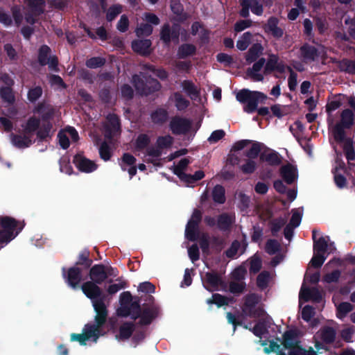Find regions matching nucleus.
Wrapping results in <instances>:
<instances>
[{"label":"nucleus","instance_id":"dca6fc26","mask_svg":"<svg viewBox=\"0 0 355 355\" xmlns=\"http://www.w3.org/2000/svg\"><path fill=\"white\" fill-rule=\"evenodd\" d=\"M73 163L80 171L87 173L96 171L98 167L94 162L87 159L80 153L74 155Z\"/></svg>","mask_w":355,"mask_h":355},{"label":"nucleus","instance_id":"864d4df0","mask_svg":"<svg viewBox=\"0 0 355 355\" xmlns=\"http://www.w3.org/2000/svg\"><path fill=\"white\" fill-rule=\"evenodd\" d=\"M207 304H216L218 307L228 304L227 298L220 294L214 293L211 298L207 300Z\"/></svg>","mask_w":355,"mask_h":355},{"label":"nucleus","instance_id":"393cba45","mask_svg":"<svg viewBox=\"0 0 355 355\" xmlns=\"http://www.w3.org/2000/svg\"><path fill=\"white\" fill-rule=\"evenodd\" d=\"M150 119L153 124L162 126L168 120V112L163 107H157L150 114Z\"/></svg>","mask_w":355,"mask_h":355},{"label":"nucleus","instance_id":"bf43d9fd","mask_svg":"<svg viewBox=\"0 0 355 355\" xmlns=\"http://www.w3.org/2000/svg\"><path fill=\"white\" fill-rule=\"evenodd\" d=\"M262 267V261L261 258L257 255H254L250 263V273L256 274L261 270Z\"/></svg>","mask_w":355,"mask_h":355},{"label":"nucleus","instance_id":"680f3d73","mask_svg":"<svg viewBox=\"0 0 355 355\" xmlns=\"http://www.w3.org/2000/svg\"><path fill=\"white\" fill-rule=\"evenodd\" d=\"M42 95V89L40 86H36L31 88L28 92V99L31 102L34 103L39 99Z\"/></svg>","mask_w":355,"mask_h":355},{"label":"nucleus","instance_id":"72a5a7b5","mask_svg":"<svg viewBox=\"0 0 355 355\" xmlns=\"http://www.w3.org/2000/svg\"><path fill=\"white\" fill-rule=\"evenodd\" d=\"M25 3L35 15H40L44 12V0H25Z\"/></svg>","mask_w":355,"mask_h":355},{"label":"nucleus","instance_id":"473e14b6","mask_svg":"<svg viewBox=\"0 0 355 355\" xmlns=\"http://www.w3.org/2000/svg\"><path fill=\"white\" fill-rule=\"evenodd\" d=\"M263 46L261 44H254L248 50L245 55V60L248 63L255 62L259 55L262 53Z\"/></svg>","mask_w":355,"mask_h":355},{"label":"nucleus","instance_id":"4468645a","mask_svg":"<svg viewBox=\"0 0 355 355\" xmlns=\"http://www.w3.org/2000/svg\"><path fill=\"white\" fill-rule=\"evenodd\" d=\"M62 273L65 282L73 289L77 288L83 280V272L77 267L71 266L67 271L63 268Z\"/></svg>","mask_w":355,"mask_h":355},{"label":"nucleus","instance_id":"9d476101","mask_svg":"<svg viewBox=\"0 0 355 355\" xmlns=\"http://www.w3.org/2000/svg\"><path fill=\"white\" fill-rule=\"evenodd\" d=\"M51 49L46 45H42L38 49L37 61L40 66L46 64L51 70L58 71V58L56 55H51Z\"/></svg>","mask_w":355,"mask_h":355},{"label":"nucleus","instance_id":"4be33fe9","mask_svg":"<svg viewBox=\"0 0 355 355\" xmlns=\"http://www.w3.org/2000/svg\"><path fill=\"white\" fill-rule=\"evenodd\" d=\"M92 263L93 261L90 258V252L87 249H84L80 252L77 261L73 266L77 267L80 271L84 272L88 270H89Z\"/></svg>","mask_w":355,"mask_h":355},{"label":"nucleus","instance_id":"c9c22d12","mask_svg":"<svg viewBox=\"0 0 355 355\" xmlns=\"http://www.w3.org/2000/svg\"><path fill=\"white\" fill-rule=\"evenodd\" d=\"M211 196L214 202L217 204H223L226 200L225 188L220 184H216L212 189Z\"/></svg>","mask_w":355,"mask_h":355},{"label":"nucleus","instance_id":"9b49d317","mask_svg":"<svg viewBox=\"0 0 355 355\" xmlns=\"http://www.w3.org/2000/svg\"><path fill=\"white\" fill-rule=\"evenodd\" d=\"M241 9L239 10V15L243 18L250 16V9L252 12L257 16L262 15L263 12V5L259 0H239Z\"/></svg>","mask_w":355,"mask_h":355},{"label":"nucleus","instance_id":"4c0bfd02","mask_svg":"<svg viewBox=\"0 0 355 355\" xmlns=\"http://www.w3.org/2000/svg\"><path fill=\"white\" fill-rule=\"evenodd\" d=\"M150 143V137L145 133L139 134L135 142V148L137 151H141L146 149Z\"/></svg>","mask_w":355,"mask_h":355},{"label":"nucleus","instance_id":"4d7b16f0","mask_svg":"<svg viewBox=\"0 0 355 355\" xmlns=\"http://www.w3.org/2000/svg\"><path fill=\"white\" fill-rule=\"evenodd\" d=\"M130 309V311L132 313V319L136 320L141 316V307L140 305V300H137L133 301L131 304L128 305Z\"/></svg>","mask_w":355,"mask_h":355},{"label":"nucleus","instance_id":"6e6d98bb","mask_svg":"<svg viewBox=\"0 0 355 355\" xmlns=\"http://www.w3.org/2000/svg\"><path fill=\"white\" fill-rule=\"evenodd\" d=\"M153 31L152 25L146 23L141 24L139 27L137 28L135 32L138 37L149 36L152 34Z\"/></svg>","mask_w":355,"mask_h":355},{"label":"nucleus","instance_id":"20e7f679","mask_svg":"<svg viewBox=\"0 0 355 355\" xmlns=\"http://www.w3.org/2000/svg\"><path fill=\"white\" fill-rule=\"evenodd\" d=\"M25 223L10 216H0V248L13 240L23 230Z\"/></svg>","mask_w":355,"mask_h":355},{"label":"nucleus","instance_id":"ddd939ff","mask_svg":"<svg viewBox=\"0 0 355 355\" xmlns=\"http://www.w3.org/2000/svg\"><path fill=\"white\" fill-rule=\"evenodd\" d=\"M169 128L175 135H184L191 130V121L188 119L176 116L171 119Z\"/></svg>","mask_w":355,"mask_h":355},{"label":"nucleus","instance_id":"0eeeda50","mask_svg":"<svg viewBox=\"0 0 355 355\" xmlns=\"http://www.w3.org/2000/svg\"><path fill=\"white\" fill-rule=\"evenodd\" d=\"M181 28L182 27L179 24L164 23L160 28L159 40L165 46H170L172 42L178 43Z\"/></svg>","mask_w":355,"mask_h":355},{"label":"nucleus","instance_id":"c03bdc74","mask_svg":"<svg viewBox=\"0 0 355 355\" xmlns=\"http://www.w3.org/2000/svg\"><path fill=\"white\" fill-rule=\"evenodd\" d=\"M40 127V119L35 116H31L26 124L24 132L26 134L33 133L35 131L37 132Z\"/></svg>","mask_w":355,"mask_h":355},{"label":"nucleus","instance_id":"603ef678","mask_svg":"<svg viewBox=\"0 0 355 355\" xmlns=\"http://www.w3.org/2000/svg\"><path fill=\"white\" fill-rule=\"evenodd\" d=\"M328 243L325 238L321 236L313 243V252L325 254L327 251Z\"/></svg>","mask_w":355,"mask_h":355},{"label":"nucleus","instance_id":"1a4fd4ad","mask_svg":"<svg viewBox=\"0 0 355 355\" xmlns=\"http://www.w3.org/2000/svg\"><path fill=\"white\" fill-rule=\"evenodd\" d=\"M202 214L198 209H195L191 218L189 220L185 228V236L191 241H195L199 236V224L202 220Z\"/></svg>","mask_w":355,"mask_h":355},{"label":"nucleus","instance_id":"bb28decb","mask_svg":"<svg viewBox=\"0 0 355 355\" xmlns=\"http://www.w3.org/2000/svg\"><path fill=\"white\" fill-rule=\"evenodd\" d=\"M286 219L283 217L275 218L270 220L268 226L271 232V235L277 237L282 228L286 225Z\"/></svg>","mask_w":355,"mask_h":355},{"label":"nucleus","instance_id":"3c124183","mask_svg":"<svg viewBox=\"0 0 355 355\" xmlns=\"http://www.w3.org/2000/svg\"><path fill=\"white\" fill-rule=\"evenodd\" d=\"M280 248L279 243L277 240L272 239H268L265 245V250L270 255L275 254L280 250Z\"/></svg>","mask_w":355,"mask_h":355},{"label":"nucleus","instance_id":"e433bc0d","mask_svg":"<svg viewBox=\"0 0 355 355\" xmlns=\"http://www.w3.org/2000/svg\"><path fill=\"white\" fill-rule=\"evenodd\" d=\"M41 127L36 132L37 137L40 141H44L47 137H50V132L53 128V124L50 121H42Z\"/></svg>","mask_w":355,"mask_h":355},{"label":"nucleus","instance_id":"79ce46f5","mask_svg":"<svg viewBox=\"0 0 355 355\" xmlns=\"http://www.w3.org/2000/svg\"><path fill=\"white\" fill-rule=\"evenodd\" d=\"M250 148L245 152V155L250 159H256L261 154V148L263 146L262 143L252 141Z\"/></svg>","mask_w":355,"mask_h":355},{"label":"nucleus","instance_id":"0e129e2a","mask_svg":"<svg viewBox=\"0 0 355 355\" xmlns=\"http://www.w3.org/2000/svg\"><path fill=\"white\" fill-rule=\"evenodd\" d=\"M173 143V138L168 136H160L157 139V146L162 150L164 148H168L171 146Z\"/></svg>","mask_w":355,"mask_h":355},{"label":"nucleus","instance_id":"2eb2a0df","mask_svg":"<svg viewBox=\"0 0 355 355\" xmlns=\"http://www.w3.org/2000/svg\"><path fill=\"white\" fill-rule=\"evenodd\" d=\"M160 313V308L158 305L152 303L150 305L144 306L141 312V316L139 321L140 325H149L153 320L155 319Z\"/></svg>","mask_w":355,"mask_h":355},{"label":"nucleus","instance_id":"f704fd0d","mask_svg":"<svg viewBox=\"0 0 355 355\" xmlns=\"http://www.w3.org/2000/svg\"><path fill=\"white\" fill-rule=\"evenodd\" d=\"M336 333L331 327H324L320 330V338L326 344H331L335 341Z\"/></svg>","mask_w":355,"mask_h":355},{"label":"nucleus","instance_id":"423d86ee","mask_svg":"<svg viewBox=\"0 0 355 355\" xmlns=\"http://www.w3.org/2000/svg\"><path fill=\"white\" fill-rule=\"evenodd\" d=\"M354 115L350 109L343 110L340 114V121L333 128V135L336 141L345 139V129H349L354 124Z\"/></svg>","mask_w":355,"mask_h":355},{"label":"nucleus","instance_id":"f3484780","mask_svg":"<svg viewBox=\"0 0 355 355\" xmlns=\"http://www.w3.org/2000/svg\"><path fill=\"white\" fill-rule=\"evenodd\" d=\"M279 19L274 16L270 17L263 26L266 33L270 34L275 39L279 40L284 34V30L279 27Z\"/></svg>","mask_w":355,"mask_h":355},{"label":"nucleus","instance_id":"a211bd4d","mask_svg":"<svg viewBox=\"0 0 355 355\" xmlns=\"http://www.w3.org/2000/svg\"><path fill=\"white\" fill-rule=\"evenodd\" d=\"M282 344L284 349L290 351L295 350L300 345L298 340V333L296 329H289L286 331L282 336Z\"/></svg>","mask_w":355,"mask_h":355},{"label":"nucleus","instance_id":"774afa93","mask_svg":"<svg viewBox=\"0 0 355 355\" xmlns=\"http://www.w3.org/2000/svg\"><path fill=\"white\" fill-rule=\"evenodd\" d=\"M216 60L225 66L230 67L234 63V58L232 55H230L225 53H219L216 55Z\"/></svg>","mask_w":355,"mask_h":355},{"label":"nucleus","instance_id":"37998d69","mask_svg":"<svg viewBox=\"0 0 355 355\" xmlns=\"http://www.w3.org/2000/svg\"><path fill=\"white\" fill-rule=\"evenodd\" d=\"M0 96L3 102L8 104H13L15 101V96L12 87H0Z\"/></svg>","mask_w":355,"mask_h":355},{"label":"nucleus","instance_id":"a18cd8bd","mask_svg":"<svg viewBox=\"0 0 355 355\" xmlns=\"http://www.w3.org/2000/svg\"><path fill=\"white\" fill-rule=\"evenodd\" d=\"M252 38V34L248 31L243 34L241 38L236 42V47L240 51H245L249 46L251 40Z\"/></svg>","mask_w":355,"mask_h":355},{"label":"nucleus","instance_id":"de8ad7c7","mask_svg":"<svg viewBox=\"0 0 355 355\" xmlns=\"http://www.w3.org/2000/svg\"><path fill=\"white\" fill-rule=\"evenodd\" d=\"M98 151L100 157L105 162L109 161L112 156V149L106 141L101 143Z\"/></svg>","mask_w":355,"mask_h":355},{"label":"nucleus","instance_id":"5fc2aeb1","mask_svg":"<svg viewBox=\"0 0 355 355\" xmlns=\"http://www.w3.org/2000/svg\"><path fill=\"white\" fill-rule=\"evenodd\" d=\"M238 207L241 211H246L250 207V198L243 193H239L238 195Z\"/></svg>","mask_w":355,"mask_h":355},{"label":"nucleus","instance_id":"58836bf2","mask_svg":"<svg viewBox=\"0 0 355 355\" xmlns=\"http://www.w3.org/2000/svg\"><path fill=\"white\" fill-rule=\"evenodd\" d=\"M232 224L231 217L227 214L223 213L218 216L217 226L218 228L221 231L229 230Z\"/></svg>","mask_w":355,"mask_h":355},{"label":"nucleus","instance_id":"aec40b11","mask_svg":"<svg viewBox=\"0 0 355 355\" xmlns=\"http://www.w3.org/2000/svg\"><path fill=\"white\" fill-rule=\"evenodd\" d=\"M205 281L209 287L205 286V288L209 291H217L219 286L225 285L222 276L215 271L206 272Z\"/></svg>","mask_w":355,"mask_h":355},{"label":"nucleus","instance_id":"b1692460","mask_svg":"<svg viewBox=\"0 0 355 355\" xmlns=\"http://www.w3.org/2000/svg\"><path fill=\"white\" fill-rule=\"evenodd\" d=\"M151 46L152 42L149 39L137 40L132 42V50L142 56H148L151 53Z\"/></svg>","mask_w":355,"mask_h":355},{"label":"nucleus","instance_id":"6e6552de","mask_svg":"<svg viewBox=\"0 0 355 355\" xmlns=\"http://www.w3.org/2000/svg\"><path fill=\"white\" fill-rule=\"evenodd\" d=\"M259 303V297L257 294L251 293L245 297L242 313L249 318H259L265 313L264 310L261 307H257Z\"/></svg>","mask_w":355,"mask_h":355},{"label":"nucleus","instance_id":"39448f33","mask_svg":"<svg viewBox=\"0 0 355 355\" xmlns=\"http://www.w3.org/2000/svg\"><path fill=\"white\" fill-rule=\"evenodd\" d=\"M132 83L137 92L142 96L150 95L161 89L160 83L150 76L143 80L139 75L132 76Z\"/></svg>","mask_w":355,"mask_h":355},{"label":"nucleus","instance_id":"7c9ffc66","mask_svg":"<svg viewBox=\"0 0 355 355\" xmlns=\"http://www.w3.org/2000/svg\"><path fill=\"white\" fill-rule=\"evenodd\" d=\"M181 86L183 90L192 100H196L200 96L199 89L191 80H183L181 83Z\"/></svg>","mask_w":355,"mask_h":355},{"label":"nucleus","instance_id":"a19ab883","mask_svg":"<svg viewBox=\"0 0 355 355\" xmlns=\"http://www.w3.org/2000/svg\"><path fill=\"white\" fill-rule=\"evenodd\" d=\"M338 66L341 71L355 75V60L344 58L340 61Z\"/></svg>","mask_w":355,"mask_h":355},{"label":"nucleus","instance_id":"ea45409f","mask_svg":"<svg viewBox=\"0 0 355 355\" xmlns=\"http://www.w3.org/2000/svg\"><path fill=\"white\" fill-rule=\"evenodd\" d=\"M173 98L175 106L178 111L185 110L190 105V101L185 98L179 92H174Z\"/></svg>","mask_w":355,"mask_h":355},{"label":"nucleus","instance_id":"13d9d810","mask_svg":"<svg viewBox=\"0 0 355 355\" xmlns=\"http://www.w3.org/2000/svg\"><path fill=\"white\" fill-rule=\"evenodd\" d=\"M327 257L324 256V254L314 252L313 256L310 261V263L312 267L315 268H320L324 263Z\"/></svg>","mask_w":355,"mask_h":355},{"label":"nucleus","instance_id":"6ab92c4d","mask_svg":"<svg viewBox=\"0 0 355 355\" xmlns=\"http://www.w3.org/2000/svg\"><path fill=\"white\" fill-rule=\"evenodd\" d=\"M33 112L40 116V121H51L55 115V109L44 102L39 103L34 108Z\"/></svg>","mask_w":355,"mask_h":355},{"label":"nucleus","instance_id":"c85d7f7f","mask_svg":"<svg viewBox=\"0 0 355 355\" xmlns=\"http://www.w3.org/2000/svg\"><path fill=\"white\" fill-rule=\"evenodd\" d=\"M135 329V324L132 322H125L123 323L119 329V334L116 335V338L120 340H128L129 339Z\"/></svg>","mask_w":355,"mask_h":355},{"label":"nucleus","instance_id":"5701e85b","mask_svg":"<svg viewBox=\"0 0 355 355\" xmlns=\"http://www.w3.org/2000/svg\"><path fill=\"white\" fill-rule=\"evenodd\" d=\"M300 52L304 62H313L319 57L318 49L308 43H305L300 46Z\"/></svg>","mask_w":355,"mask_h":355},{"label":"nucleus","instance_id":"a878e982","mask_svg":"<svg viewBox=\"0 0 355 355\" xmlns=\"http://www.w3.org/2000/svg\"><path fill=\"white\" fill-rule=\"evenodd\" d=\"M261 162H266L271 166H279L282 163V157L276 151L272 150L269 153L263 152L259 155Z\"/></svg>","mask_w":355,"mask_h":355},{"label":"nucleus","instance_id":"c756f323","mask_svg":"<svg viewBox=\"0 0 355 355\" xmlns=\"http://www.w3.org/2000/svg\"><path fill=\"white\" fill-rule=\"evenodd\" d=\"M12 144L18 148H25L29 147L33 141L30 137L27 135H10Z\"/></svg>","mask_w":355,"mask_h":355},{"label":"nucleus","instance_id":"7ed1b4c3","mask_svg":"<svg viewBox=\"0 0 355 355\" xmlns=\"http://www.w3.org/2000/svg\"><path fill=\"white\" fill-rule=\"evenodd\" d=\"M236 100L243 104V111L248 114L255 112L261 116H266L270 114L267 107H258L259 103H265L268 96L259 91H251L248 89H242L236 94Z\"/></svg>","mask_w":355,"mask_h":355},{"label":"nucleus","instance_id":"f257e3e1","mask_svg":"<svg viewBox=\"0 0 355 355\" xmlns=\"http://www.w3.org/2000/svg\"><path fill=\"white\" fill-rule=\"evenodd\" d=\"M94 309L96 313L94 323H87L83 329V334H71V341H77L80 345H85L86 341L92 339L96 343L102 335V327L106 323L108 310L101 303H94Z\"/></svg>","mask_w":355,"mask_h":355},{"label":"nucleus","instance_id":"412c9836","mask_svg":"<svg viewBox=\"0 0 355 355\" xmlns=\"http://www.w3.org/2000/svg\"><path fill=\"white\" fill-rule=\"evenodd\" d=\"M280 175L286 184H292L298 177L297 167L287 163L280 168Z\"/></svg>","mask_w":355,"mask_h":355},{"label":"nucleus","instance_id":"338daca9","mask_svg":"<svg viewBox=\"0 0 355 355\" xmlns=\"http://www.w3.org/2000/svg\"><path fill=\"white\" fill-rule=\"evenodd\" d=\"M252 21L251 19H241L237 21L234 26V31L236 33L241 32L245 29L251 27Z\"/></svg>","mask_w":355,"mask_h":355},{"label":"nucleus","instance_id":"f03ea898","mask_svg":"<svg viewBox=\"0 0 355 355\" xmlns=\"http://www.w3.org/2000/svg\"><path fill=\"white\" fill-rule=\"evenodd\" d=\"M89 276L91 281H87L81 286L83 293L92 300L93 306L94 303H101L107 307L105 304L106 296L98 286L107 279L106 266L102 263L94 265L89 269Z\"/></svg>","mask_w":355,"mask_h":355},{"label":"nucleus","instance_id":"8fccbe9b","mask_svg":"<svg viewBox=\"0 0 355 355\" xmlns=\"http://www.w3.org/2000/svg\"><path fill=\"white\" fill-rule=\"evenodd\" d=\"M106 60L102 57H92L87 59L85 62L87 67L89 69H96L105 65Z\"/></svg>","mask_w":355,"mask_h":355},{"label":"nucleus","instance_id":"09e8293b","mask_svg":"<svg viewBox=\"0 0 355 355\" xmlns=\"http://www.w3.org/2000/svg\"><path fill=\"white\" fill-rule=\"evenodd\" d=\"M122 12V6L114 4L111 6L107 10L106 19L107 21H112Z\"/></svg>","mask_w":355,"mask_h":355},{"label":"nucleus","instance_id":"2f4dec72","mask_svg":"<svg viewBox=\"0 0 355 355\" xmlns=\"http://www.w3.org/2000/svg\"><path fill=\"white\" fill-rule=\"evenodd\" d=\"M196 46L193 44H182L178 49L177 55L180 59H184L196 53Z\"/></svg>","mask_w":355,"mask_h":355},{"label":"nucleus","instance_id":"e2e57ef3","mask_svg":"<svg viewBox=\"0 0 355 355\" xmlns=\"http://www.w3.org/2000/svg\"><path fill=\"white\" fill-rule=\"evenodd\" d=\"M257 169V164L253 159H248L244 164L241 167V171L244 174H252Z\"/></svg>","mask_w":355,"mask_h":355},{"label":"nucleus","instance_id":"f8f14e48","mask_svg":"<svg viewBox=\"0 0 355 355\" xmlns=\"http://www.w3.org/2000/svg\"><path fill=\"white\" fill-rule=\"evenodd\" d=\"M263 352L267 354L274 352L277 355H286L281 348V345L273 340L270 342L268 347L263 349ZM288 355H317V354L312 348H310L309 350H306L300 346L295 350L289 351Z\"/></svg>","mask_w":355,"mask_h":355},{"label":"nucleus","instance_id":"69168bd1","mask_svg":"<svg viewBox=\"0 0 355 355\" xmlns=\"http://www.w3.org/2000/svg\"><path fill=\"white\" fill-rule=\"evenodd\" d=\"M3 49L10 61L15 62L18 60L17 52L11 44L7 43L4 44Z\"/></svg>","mask_w":355,"mask_h":355},{"label":"nucleus","instance_id":"49530a36","mask_svg":"<svg viewBox=\"0 0 355 355\" xmlns=\"http://www.w3.org/2000/svg\"><path fill=\"white\" fill-rule=\"evenodd\" d=\"M354 309L352 304L347 302H343L339 304L337 307V317L340 319L345 318L347 313L351 312Z\"/></svg>","mask_w":355,"mask_h":355},{"label":"nucleus","instance_id":"052dcab7","mask_svg":"<svg viewBox=\"0 0 355 355\" xmlns=\"http://www.w3.org/2000/svg\"><path fill=\"white\" fill-rule=\"evenodd\" d=\"M270 275L267 271L260 272L257 277V285L258 287L263 289L267 287L269 281Z\"/></svg>","mask_w":355,"mask_h":355},{"label":"nucleus","instance_id":"cd10ccee","mask_svg":"<svg viewBox=\"0 0 355 355\" xmlns=\"http://www.w3.org/2000/svg\"><path fill=\"white\" fill-rule=\"evenodd\" d=\"M170 6L172 12L177 17L178 21L183 22L187 19L188 15L184 12L183 5L180 0H171Z\"/></svg>","mask_w":355,"mask_h":355}]
</instances>
